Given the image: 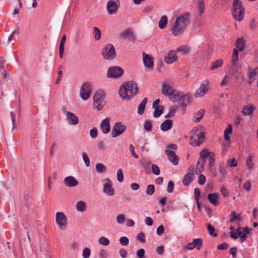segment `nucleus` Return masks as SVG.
Returning a JSON list of instances; mask_svg holds the SVG:
<instances>
[{"instance_id": "obj_64", "label": "nucleus", "mask_w": 258, "mask_h": 258, "mask_svg": "<svg viewBox=\"0 0 258 258\" xmlns=\"http://www.w3.org/2000/svg\"><path fill=\"white\" fill-rule=\"evenodd\" d=\"M228 247V244L226 243H223L222 244H219L217 246V249L219 250H225L227 249Z\"/></svg>"}, {"instance_id": "obj_23", "label": "nucleus", "mask_w": 258, "mask_h": 258, "mask_svg": "<svg viewBox=\"0 0 258 258\" xmlns=\"http://www.w3.org/2000/svg\"><path fill=\"white\" fill-rule=\"evenodd\" d=\"M110 118L108 117L104 119L100 124V128L104 134H107L110 130Z\"/></svg>"}, {"instance_id": "obj_46", "label": "nucleus", "mask_w": 258, "mask_h": 258, "mask_svg": "<svg viewBox=\"0 0 258 258\" xmlns=\"http://www.w3.org/2000/svg\"><path fill=\"white\" fill-rule=\"evenodd\" d=\"M163 112V106H160L159 108L155 109V111L154 112V116L156 118L159 117L162 114Z\"/></svg>"}, {"instance_id": "obj_14", "label": "nucleus", "mask_w": 258, "mask_h": 258, "mask_svg": "<svg viewBox=\"0 0 258 258\" xmlns=\"http://www.w3.org/2000/svg\"><path fill=\"white\" fill-rule=\"evenodd\" d=\"M179 107L185 111L187 105L190 103V97L189 94H182L180 93V96L178 98Z\"/></svg>"}, {"instance_id": "obj_52", "label": "nucleus", "mask_w": 258, "mask_h": 258, "mask_svg": "<svg viewBox=\"0 0 258 258\" xmlns=\"http://www.w3.org/2000/svg\"><path fill=\"white\" fill-rule=\"evenodd\" d=\"M152 170L153 173L157 175H158L160 174V171L159 167L156 165V164H152Z\"/></svg>"}, {"instance_id": "obj_56", "label": "nucleus", "mask_w": 258, "mask_h": 258, "mask_svg": "<svg viewBox=\"0 0 258 258\" xmlns=\"http://www.w3.org/2000/svg\"><path fill=\"white\" fill-rule=\"evenodd\" d=\"M106 171V167L101 163H98V172L104 173Z\"/></svg>"}, {"instance_id": "obj_31", "label": "nucleus", "mask_w": 258, "mask_h": 258, "mask_svg": "<svg viewBox=\"0 0 258 258\" xmlns=\"http://www.w3.org/2000/svg\"><path fill=\"white\" fill-rule=\"evenodd\" d=\"M148 100L147 98H145L139 104L138 108V113L139 114L142 115L144 113Z\"/></svg>"}, {"instance_id": "obj_43", "label": "nucleus", "mask_w": 258, "mask_h": 258, "mask_svg": "<svg viewBox=\"0 0 258 258\" xmlns=\"http://www.w3.org/2000/svg\"><path fill=\"white\" fill-rule=\"evenodd\" d=\"M205 113V111L203 109H201L197 113L195 114V117L196 120L195 121L196 122H199L201 119L203 118Z\"/></svg>"}, {"instance_id": "obj_48", "label": "nucleus", "mask_w": 258, "mask_h": 258, "mask_svg": "<svg viewBox=\"0 0 258 258\" xmlns=\"http://www.w3.org/2000/svg\"><path fill=\"white\" fill-rule=\"evenodd\" d=\"M207 228L209 232V234L213 237L217 236V234L216 233H215V228L213 226H212L210 224H208L207 225Z\"/></svg>"}, {"instance_id": "obj_57", "label": "nucleus", "mask_w": 258, "mask_h": 258, "mask_svg": "<svg viewBox=\"0 0 258 258\" xmlns=\"http://www.w3.org/2000/svg\"><path fill=\"white\" fill-rule=\"evenodd\" d=\"M174 189V183L172 181H169L168 183V186L167 190L168 192L171 193L173 192Z\"/></svg>"}, {"instance_id": "obj_4", "label": "nucleus", "mask_w": 258, "mask_h": 258, "mask_svg": "<svg viewBox=\"0 0 258 258\" xmlns=\"http://www.w3.org/2000/svg\"><path fill=\"white\" fill-rule=\"evenodd\" d=\"M232 7L234 18L237 21H241L244 15V9L242 7V3L239 0H234Z\"/></svg>"}, {"instance_id": "obj_11", "label": "nucleus", "mask_w": 258, "mask_h": 258, "mask_svg": "<svg viewBox=\"0 0 258 258\" xmlns=\"http://www.w3.org/2000/svg\"><path fill=\"white\" fill-rule=\"evenodd\" d=\"M91 95V85L85 82L83 84L80 89V96L84 100H87Z\"/></svg>"}, {"instance_id": "obj_1", "label": "nucleus", "mask_w": 258, "mask_h": 258, "mask_svg": "<svg viewBox=\"0 0 258 258\" xmlns=\"http://www.w3.org/2000/svg\"><path fill=\"white\" fill-rule=\"evenodd\" d=\"M189 15V13L185 12L176 19L170 26V30L172 35L176 36L183 33L190 23Z\"/></svg>"}, {"instance_id": "obj_30", "label": "nucleus", "mask_w": 258, "mask_h": 258, "mask_svg": "<svg viewBox=\"0 0 258 258\" xmlns=\"http://www.w3.org/2000/svg\"><path fill=\"white\" fill-rule=\"evenodd\" d=\"M66 38H67L66 35H64L62 37L61 40H60V42L59 46V55L60 58L63 57V53H64V44L66 41Z\"/></svg>"}, {"instance_id": "obj_17", "label": "nucleus", "mask_w": 258, "mask_h": 258, "mask_svg": "<svg viewBox=\"0 0 258 258\" xmlns=\"http://www.w3.org/2000/svg\"><path fill=\"white\" fill-rule=\"evenodd\" d=\"M105 96V93L103 90H98V111L101 110L106 104Z\"/></svg>"}, {"instance_id": "obj_54", "label": "nucleus", "mask_w": 258, "mask_h": 258, "mask_svg": "<svg viewBox=\"0 0 258 258\" xmlns=\"http://www.w3.org/2000/svg\"><path fill=\"white\" fill-rule=\"evenodd\" d=\"M91 251L89 248L85 247L83 251L82 255L84 258H88L90 255Z\"/></svg>"}, {"instance_id": "obj_47", "label": "nucleus", "mask_w": 258, "mask_h": 258, "mask_svg": "<svg viewBox=\"0 0 258 258\" xmlns=\"http://www.w3.org/2000/svg\"><path fill=\"white\" fill-rule=\"evenodd\" d=\"M155 192V187L154 185L150 184L149 185L146 189V193L147 195L151 196Z\"/></svg>"}, {"instance_id": "obj_42", "label": "nucleus", "mask_w": 258, "mask_h": 258, "mask_svg": "<svg viewBox=\"0 0 258 258\" xmlns=\"http://www.w3.org/2000/svg\"><path fill=\"white\" fill-rule=\"evenodd\" d=\"M240 228V227H238L236 231L238 232V236L239 237L241 242H243L246 240V238L247 237V233H245L244 232H243V230L242 231L239 230V229Z\"/></svg>"}, {"instance_id": "obj_63", "label": "nucleus", "mask_w": 258, "mask_h": 258, "mask_svg": "<svg viewBox=\"0 0 258 258\" xmlns=\"http://www.w3.org/2000/svg\"><path fill=\"white\" fill-rule=\"evenodd\" d=\"M129 149H130V152L132 153V156L134 158H135L136 159H138L139 158V156H138V155L137 154H136L135 153V152H134L135 147H134V146L132 144H131L130 145Z\"/></svg>"}, {"instance_id": "obj_58", "label": "nucleus", "mask_w": 258, "mask_h": 258, "mask_svg": "<svg viewBox=\"0 0 258 258\" xmlns=\"http://www.w3.org/2000/svg\"><path fill=\"white\" fill-rule=\"evenodd\" d=\"M125 217L123 215L120 214L116 217V221L118 224H122L124 222Z\"/></svg>"}, {"instance_id": "obj_29", "label": "nucleus", "mask_w": 258, "mask_h": 258, "mask_svg": "<svg viewBox=\"0 0 258 258\" xmlns=\"http://www.w3.org/2000/svg\"><path fill=\"white\" fill-rule=\"evenodd\" d=\"M169 98L173 102H176L177 98L180 96V92L176 90H172L168 93Z\"/></svg>"}, {"instance_id": "obj_21", "label": "nucleus", "mask_w": 258, "mask_h": 258, "mask_svg": "<svg viewBox=\"0 0 258 258\" xmlns=\"http://www.w3.org/2000/svg\"><path fill=\"white\" fill-rule=\"evenodd\" d=\"M120 38H127L130 41L134 42L136 40V36L131 29H127L119 34Z\"/></svg>"}, {"instance_id": "obj_33", "label": "nucleus", "mask_w": 258, "mask_h": 258, "mask_svg": "<svg viewBox=\"0 0 258 258\" xmlns=\"http://www.w3.org/2000/svg\"><path fill=\"white\" fill-rule=\"evenodd\" d=\"M247 75L249 79L255 80L257 75L255 69H252L250 66H249L247 67Z\"/></svg>"}, {"instance_id": "obj_19", "label": "nucleus", "mask_w": 258, "mask_h": 258, "mask_svg": "<svg viewBox=\"0 0 258 258\" xmlns=\"http://www.w3.org/2000/svg\"><path fill=\"white\" fill-rule=\"evenodd\" d=\"M202 244V240L201 238H196L193 240L192 242L188 243L186 245V248L189 250H192L194 248L199 250L201 249Z\"/></svg>"}, {"instance_id": "obj_13", "label": "nucleus", "mask_w": 258, "mask_h": 258, "mask_svg": "<svg viewBox=\"0 0 258 258\" xmlns=\"http://www.w3.org/2000/svg\"><path fill=\"white\" fill-rule=\"evenodd\" d=\"M209 82L207 80H204L201 84L200 88L195 93L196 97H201L203 96L208 91V86Z\"/></svg>"}, {"instance_id": "obj_3", "label": "nucleus", "mask_w": 258, "mask_h": 258, "mask_svg": "<svg viewBox=\"0 0 258 258\" xmlns=\"http://www.w3.org/2000/svg\"><path fill=\"white\" fill-rule=\"evenodd\" d=\"M208 157H209V166L210 167H212L214 165V163L215 161L214 154L213 152H208L206 149H204L200 152V157L199 158L197 164V172L198 171L199 172L203 171L205 159Z\"/></svg>"}, {"instance_id": "obj_51", "label": "nucleus", "mask_w": 258, "mask_h": 258, "mask_svg": "<svg viewBox=\"0 0 258 258\" xmlns=\"http://www.w3.org/2000/svg\"><path fill=\"white\" fill-rule=\"evenodd\" d=\"M119 242L122 245L126 246L128 245L129 240L128 238L125 236H123L119 238Z\"/></svg>"}, {"instance_id": "obj_50", "label": "nucleus", "mask_w": 258, "mask_h": 258, "mask_svg": "<svg viewBox=\"0 0 258 258\" xmlns=\"http://www.w3.org/2000/svg\"><path fill=\"white\" fill-rule=\"evenodd\" d=\"M227 164L230 167H236L237 165V161L234 158L227 160Z\"/></svg>"}, {"instance_id": "obj_12", "label": "nucleus", "mask_w": 258, "mask_h": 258, "mask_svg": "<svg viewBox=\"0 0 258 258\" xmlns=\"http://www.w3.org/2000/svg\"><path fill=\"white\" fill-rule=\"evenodd\" d=\"M126 130L125 125L121 122L116 123L112 131V137L113 138L116 137L122 134Z\"/></svg>"}, {"instance_id": "obj_60", "label": "nucleus", "mask_w": 258, "mask_h": 258, "mask_svg": "<svg viewBox=\"0 0 258 258\" xmlns=\"http://www.w3.org/2000/svg\"><path fill=\"white\" fill-rule=\"evenodd\" d=\"M145 234H144V233L140 232L138 234L137 238L139 241H140L143 243H144V242H145Z\"/></svg>"}, {"instance_id": "obj_8", "label": "nucleus", "mask_w": 258, "mask_h": 258, "mask_svg": "<svg viewBox=\"0 0 258 258\" xmlns=\"http://www.w3.org/2000/svg\"><path fill=\"white\" fill-rule=\"evenodd\" d=\"M123 73V69L117 66L111 67L108 70L107 76L109 78H118Z\"/></svg>"}, {"instance_id": "obj_59", "label": "nucleus", "mask_w": 258, "mask_h": 258, "mask_svg": "<svg viewBox=\"0 0 258 258\" xmlns=\"http://www.w3.org/2000/svg\"><path fill=\"white\" fill-rule=\"evenodd\" d=\"M195 192V198L197 203H198V201L199 200V197L200 196L201 191L199 188H196L194 190Z\"/></svg>"}, {"instance_id": "obj_22", "label": "nucleus", "mask_w": 258, "mask_h": 258, "mask_svg": "<svg viewBox=\"0 0 258 258\" xmlns=\"http://www.w3.org/2000/svg\"><path fill=\"white\" fill-rule=\"evenodd\" d=\"M64 184L68 187H72L79 184L78 180L73 176H69L66 177L63 180Z\"/></svg>"}, {"instance_id": "obj_5", "label": "nucleus", "mask_w": 258, "mask_h": 258, "mask_svg": "<svg viewBox=\"0 0 258 258\" xmlns=\"http://www.w3.org/2000/svg\"><path fill=\"white\" fill-rule=\"evenodd\" d=\"M194 135L191 136L189 143L193 146H199L205 139V133L197 128L192 130Z\"/></svg>"}, {"instance_id": "obj_39", "label": "nucleus", "mask_w": 258, "mask_h": 258, "mask_svg": "<svg viewBox=\"0 0 258 258\" xmlns=\"http://www.w3.org/2000/svg\"><path fill=\"white\" fill-rule=\"evenodd\" d=\"M177 51L181 52L183 55H186L189 52L190 48L186 46H181L177 49Z\"/></svg>"}, {"instance_id": "obj_28", "label": "nucleus", "mask_w": 258, "mask_h": 258, "mask_svg": "<svg viewBox=\"0 0 258 258\" xmlns=\"http://www.w3.org/2000/svg\"><path fill=\"white\" fill-rule=\"evenodd\" d=\"M197 4V10L198 14L200 16H202L204 13L205 9V4L204 0H198Z\"/></svg>"}, {"instance_id": "obj_6", "label": "nucleus", "mask_w": 258, "mask_h": 258, "mask_svg": "<svg viewBox=\"0 0 258 258\" xmlns=\"http://www.w3.org/2000/svg\"><path fill=\"white\" fill-rule=\"evenodd\" d=\"M102 55L105 59H112L116 56V52L114 46L110 44H107L103 48Z\"/></svg>"}, {"instance_id": "obj_7", "label": "nucleus", "mask_w": 258, "mask_h": 258, "mask_svg": "<svg viewBox=\"0 0 258 258\" xmlns=\"http://www.w3.org/2000/svg\"><path fill=\"white\" fill-rule=\"evenodd\" d=\"M55 220L56 223L60 230H64L66 228L67 225V218L63 213L60 212H57Z\"/></svg>"}, {"instance_id": "obj_45", "label": "nucleus", "mask_w": 258, "mask_h": 258, "mask_svg": "<svg viewBox=\"0 0 258 258\" xmlns=\"http://www.w3.org/2000/svg\"><path fill=\"white\" fill-rule=\"evenodd\" d=\"M98 241L100 244H101L103 245H104V246H107L110 243L109 240L108 238H107L106 237H104V236L101 237L99 239Z\"/></svg>"}, {"instance_id": "obj_10", "label": "nucleus", "mask_w": 258, "mask_h": 258, "mask_svg": "<svg viewBox=\"0 0 258 258\" xmlns=\"http://www.w3.org/2000/svg\"><path fill=\"white\" fill-rule=\"evenodd\" d=\"M119 7V0H109L107 3V10L109 14H116Z\"/></svg>"}, {"instance_id": "obj_37", "label": "nucleus", "mask_w": 258, "mask_h": 258, "mask_svg": "<svg viewBox=\"0 0 258 258\" xmlns=\"http://www.w3.org/2000/svg\"><path fill=\"white\" fill-rule=\"evenodd\" d=\"M223 63V62L222 60L219 59L211 63V66L210 67V70H216L220 67H221Z\"/></svg>"}, {"instance_id": "obj_38", "label": "nucleus", "mask_w": 258, "mask_h": 258, "mask_svg": "<svg viewBox=\"0 0 258 258\" xmlns=\"http://www.w3.org/2000/svg\"><path fill=\"white\" fill-rule=\"evenodd\" d=\"M238 59V51L237 49H234L233 51L232 56V63L234 67L237 66V61Z\"/></svg>"}, {"instance_id": "obj_20", "label": "nucleus", "mask_w": 258, "mask_h": 258, "mask_svg": "<svg viewBox=\"0 0 258 258\" xmlns=\"http://www.w3.org/2000/svg\"><path fill=\"white\" fill-rule=\"evenodd\" d=\"M176 51L170 50L167 55L164 57V60L167 63H172L177 60Z\"/></svg>"}, {"instance_id": "obj_18", "label": "nucleus", "mask_w": 258, "mask_h": 258, "mask_svg": "<svg viewBox=\"0 0 258 258\" xmlns=\"http://www.w3.org/2000/svg\"><path fill=\"white\" fill-rule=\"evenodd\" d=\"M165 153L167 155L169 161L172 163L173 165H176L178 164L179 160V158L177 155H176L174 151L166 149Z\"/></svg>"}, {"instance_id": "obj_41", "label": "nucleus", "mask_w": 258, "mask_h": 258, "mask_svg": "<svg viewBox=\"0 0 258 258\" xmlns=\"http://www.w3.org/2000/svg\"><path fill=\"white\" fill-rule=\"evenodd\" d=\"M172 90V88L170 86L168 85H166L165 84H163L162 86V93L165 95H168V93Z\"/></svg>"}, {"instance_id": "obj_35", "label": "nucleus", "mask_w": 258, "mask_h": 258, "mask_svg": "<svg viewBox=\"0 0 258 258\" xmlns=\"http://www.w3.org/2000/svg\"><path fill=\"white\" fill-rule=\"evenodd\" d=\"M253 156L252 155H249L246 161V166L250 172L251 171L253 166Z\"/></svg>"}, {"instance_id": "obj_16", "label": "nucleus", "mask_w": 258, "mask_h": 258, "mask_svg": "<svg viewBox=\"0 0 258 258\" xmlns=\"http://www.w3.org/2000/svg\"><path fill=\"white\" fill-rule=\"evenodd\" d=\"M105 183L103 185V191L108 196H112L114 195V190L112 187V183L109 178L104 180Z\"/></svg>"}, {"instance_id": "obj_62", "label": "nucleus", "mask_w": 258, "mask_h": 258, "mask_svg": "<svg viewBox=\"0 0 258 258\" xmlns=\"http://www.w3.org/2000/svg\"><path fill=\"white\" fill-rule=\"evenodd\" d=\"M61 68V66H60L59 67V70L58 72V75H57V79L55 82V83L56 84H58L59 83V82L61 80V77H62V71L60 70Z\"/></svg>"}, {"instance_id": "obj_26", "label": "nucleus", "mask_w": 258, "mask_h": 258, "mask_svg": "<svg viewBox=\"0 0 258 258\" xmlns=\"http://www.w3.org/2000/svg\"><path fill=\"white\" fill-rule=\"evenodd\" d=\"M208 198L210 203L213 205L216 206L219 204L218 194L216 192L209 194Z\"/></svg>"}, {"instance_id": "obj_24", "label": "nucleus", "mask_w": 258, "mask_h": 258, "mask_svg": "<svg viewBox=\"0 0 258 258\" xmlns=\"http://www.w3.org/2000/svg\"><path fill=\"white\" fill-rule=\"evenodd\" d=\"M189 171L188 169L187 174L184 176L182 183L184 186H188L193 180L194 173L193 171Z\"/></svg>"}, {"instance_id": "obj_36", "label": "nucleus", "mask_w": 258, "mask_h": 258, "mask_svg": "<svg viewBox=\"0 0 258 258\" xmlns=\"http://www.w3.org/2000/svg\"><path fill=\"white\" fill-rule=\"evenodd\" d=\"M244 41L242 38H238L236 41V46L240 51H242L244 48Z\"/></svg>"}, {"instance_id": "obj_15", "label": "nucleus", "mask_w": 258, "mask_h": 258, "mask_svg": "<svg viewBox=\"0 0 258 258\" xmlns=\"http://www.w3.org/2000/svg\"><path fill=\"white\" fill-rule=\"evenodd\" d=\"M143 59L145 66L148 69V71H152L154 69V60L151 56L145 52L143 53Z\"/></svg>"}, {"instance_id": "obj_34", "label": "nucleus", "mask_w": 258, "mask_h": 258, "mask_svg": "<svg viewBox=\"0 0 258 258\" xmlns=\"http://www.w3.org/2000/svg\"><path fill=\"white\" fill-rule=\"evenodd\" d=\"M167 17L166 16H163L159 21V27L161 29H164L167 24Z\"/></svg>"}, {"instance_id": "obj_27", "label": "nucleus", "mask_w": 258, "mask_h": 258, "mask_svg": "<svg viewBox=\"0 0 258 258\" xmlns=\"http://www.w3.org/2000/svg\"><path fill=\"white\" fill-rule=\"evenodd\" d=\"M172 124L173 121L171 120H166L161 124V130L163 132H166L172 128Z\"/></svg>"}, {"instance_id": "obj_61", "label": "nucleus", "mask_w": 258, "mask_h": 258, "mask_svg": "<svg viewBox=\"0 0 258 258\" xmlns=\"http://www.w3.org/2000/svg\"><path fill=\"white\" fill-rule=\"evenodd\" d=\"M206 182V177L205 175L201 174L200 175L198 178V183L200 185H203Z\"/></svg>"}, {"instance_id": "obj_53", "label": "nucleus", "mask_w": 258, "mask_h": 258, "mask_svg": "<svg viewBox=\"0 0 258 258\" xmlns=\"http://www.w3.org/2000/svg\"><path fill=\"white\" fill-rule=\"evenodd\" d=\"M82 157L86 166L89 167L90 166V160L87 154L86 153H83Z\"/></svg>"}, {"instance_id": "obj_40", "label": "nucleus", "mask_w": 258, "mask_h": 258, "mask_svg": "<svg viewBox=\"0 0 258 258\" xmlns=\"http://www.w3.org/2000/svg\"><path fill=\"white\" fill-rule=\"evenodd\" d=\"M76 208L78 211L84 212L86 208L85 202L82 201L78 202L76 204Z\"/></svg>"}, {"instance_id": "obj_49", "label": "nucleus", "mask_w": 258, "mask_h": 258, "mask_svg": "<svg viewBox=\"0 0 258 258\" xmlns=\"http://www.w3.org/2000/svg\"><path fill=\"white\" fill-rule=\"evenodd\" d=\"M117 178L119 182H121L123 181L124 176L121 169H119L117 172Z\"/></svg>"}, {"instance_id": "obj_44", "label": "nucleus", "mask_w": 258, "mask_h": 258, "mask_svg": "<svg viewBox=\"0 0 258 258\" xmlns=\"http://www.w3.org/2000/svg\"><path fill=\"white\" fill-rule=\"evenodd\" d=\"M144 128L146 131L148 132L151 131L152 130V121L150 120H145L144 124Z\"/></svg>"}, {"instance_id": "obj_9", "label": "nucleus", "mask_w": 258, "mask_h": 258, "mask_svg": "<svg viewBox=\"0 0 258 258\" xmlns=\"http://www.w3.org/2000/svg\"><path fill=\"white\" fill-rule=\"evenodd\" d=\"M61 110L63 113L66 114V120L69 124L71 125H76L78 123V118L75 114L70 111H68L67 108L64 106L62 107Z\"/></svg>"}, {"instance_id": "obj_32", "label": "nucleus", "mask_w": 258, "mask_h": 258, "mask_svg": "<svg viewBox=\"0 0 258 258\" xmlns=\"http://www.w3.org/2000/svg\"><path fill=\"white\" fill-rule=\"evenodd\" d=\"M229 216L231 217L229 219V222L232 223L235 221L240 222L241 221V218L239 215H237L235 211H232Z\"/></svg>"}, {"instance_id": "obj_25", "label": "nucleus", "mask_w": 258, "mask_h": 258, "mask_svg": "<svg viewBox=\"0 0 258 258\" xmlns=\"http://www.w3.org/2000/svg\"><path fill=\"white\" fill-rule=\"evenodd\" d=\"M255 108L250 104L244 106L241 112L244 116H252Z\"/></svg>"}, {"instance_id": "obj_2", "label": "nucleus", "mask_w": 258, "mask_h": 258, "mask_svg": "<svg viewBox=\"0 0 258 258\" xmlns=\"http://www.w3.org/2000/svg\"><path fill=\"white\" fill-rule=\"evenodd\" d=\"M139 92L138 84L134 81H128L122 84L119 88L118 93L123 100H130Z\"/></svg>"}, {"instance_id": "obj_55", "label": "nucleus", "mask_w": 258, "mask_h": 258, "mask_svg": "<svg viewBox=\"0 0 258 258\" xmlns=\"http://www.w3.org/2000/svg\"><path fill=\"white\" fill-rule=\"evenodd\" d=\"M145 251L143 248H140L137 251V256L138 258H145Z\"/></svg>"}]
</instances>
